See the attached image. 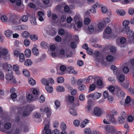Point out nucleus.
I'll return each instance as SVG.
<instances>
[{"mask_svg":"<svg viewBox=\"0 0 134 134\" xmlns=\"http://www.w3.org/2000/svg\"><path fill=\"white\" fill-rule=\"evenodd\" d=\"M121 31L123 34H127V36L129 39L131 38L134 36V32L133 31L130 29L129 26L124 27L121 29Z\"/></svg>","mask_w":134,"mask_h":134,"instance_id":"obj_1","label":"nucleus"},{"mask_svg":"<svg viewBox=\"0 0 134 134\" xmlns=\"http://www.w3.org/2000/svg\"><path fill=\"white\" fill-rule=\"evenodd\" d=\"M1 51L2 55L3 58L5 61H8L10 59V54L9 53V51L7 49L1 47Z\"/></svg>","mask_w":134,"mask_h":134,"instance_id":"obj_2","label":"nucleus"},{"mask_svg":"<svg viewBox=\"0 0 134 134\" xmlns=\"http://www.w3.org/2000/svg\"><path fill=\"white\" fill-rule=\"evenodd\" d=\"M9 21L10 22L16 25L19 24L21 22L20 18L15 15H13L10 16Z\"/></svg>","mask_w":134,"mask_h":134,"instance_id":"obj_3","label":"nucleus"},{"mask_svg":"<svg viewBox=\"0 0 134 134\" xmlns=\"http://www.w3.org/2000/svg\"><path fill=\"white\" fill-rule=\"evenodd\" d=\"M8 74H7L5 76V79L8 81H11L12 82L16 83V81L15 78L14 77L12 71H9Z\"/></svg>","mask_w":134,"mask_h":134,"instance_id":"obj_4","label":"nucleus"},{"mask_svg":"<svg viewBox=\"0 0 134 134\" xmlns=\"http://www.w3.org/2000/svg\"><path fill=\"white\" fill-rule=\"evenodd\" d=\"M102 94L100 93L95 92L93 93H91L87 95V97L91 98L94 100H97L101 96Z\"/></svg>","mask_w":134,"mask_h":134,"instance_id":"obj_5","label":"nucleus"},{"mask_svg":"<svg viewBox=\"0 0 134 134\" xmlns=\"http://www.w3.org/2000/svg\"><path fill=\"white\" fill-rule=\"evenodd\" d=\"M105 133L107 134L113 133L114 131V128L109 125H105L104 126Z\"/></svg>","mask_w":134,"mask_h":134,"instance_id":"obj_6","label":"nucleus"},{"mask_svg":"<svg viewBox=\"0 0 134 134\" xmlns=\"http://www.w3.org/2000/svg\"><path fill=\"white\" fill-rule=\"evenodd\" d=\"M2 66L5 72H8L11 71V69L12 68L11 65L7 63L6 62L2 63Z\"/></svg>","mask_w":134,"mask_h":134,"instance_id":"obj_7","label":"nucleus"},{"mask_svg":"<svg viewBox=\"0 0 134 134\" xmlns=\"http://www.w3.org/2000/svg\"><path fill=\"white\" fill-rule=\"evenodd\" d=\"M94 113L96 116H100L103 114V110L99 107H95L94 109Z\"/></svg>","mask_w":134,"mask_h":134,"instance_id":"obj_8","label":"nucleus"},{"mask_svg":"<svg viewBox=\"0 0 134 134\" xmlns=\"http://www.w3.org/2000/svg\"><path fill=\"white\" fill-rule=\"evenodd\" d=\"M124 113L122 115L119 117L118 118L119 122L121 124H123L126 121V115L125 112H124Z\"/></svg>","mask_w":134,"mask_h":134,"instance_id":"obj_9","label":"nucleus"},{"mask_svg":"<svg viewBox=\"0 0 134 134\" xmlns=\"http://www.w3.org/2000/svg\"><path fill=\"white\" fill-rule=\"evenodd\" d=\"M27 100L30 102L36 100L37 97H35V96H33L32 94H29L27 97Z\"/></svg>","mask_w":134,"mask_h":134,"instance_id":"obj_10","label":"nucleus"},{"mask_svg":"<svg viewBox=\"0 0 134 134\" xmlns=\"http://www.w3.org/2000/svg\"><path fill=\"white\" fill-rule=\"evenodd\" d=\"M49 125L50 123L48 122V124H46L45 125L43 130L45 131V134H52L51 130L49 129Z\"/></svg>","mask_w":134,"mask_h":134,"instance_id":"obj_11","label":"nucleus"},{"mask_svg":"<svg viewBox=\"0 0 134 134\" xmlns=\"http://www.w3.org/2000/svg\"><path fill=\"white\" fill-rule=\"evenodd\" d=\"M46 31L47 34L51 35H55L56 34V31L52 28H47L46 29Z\"/></svg>","mask_w":134,"mask_h":134,"instance_id":"obj_12","label":"nucleus"},{"mask_svg":"<svg viewBox=\"0 0 134 134\" xmlns=\"http://www.w3.org/2000/svg\"><path fill=\"white\" fill-rule=\"evenodd\" d=\"M30 106L27 105L26 106L25 111L23 112V117H26L29 115L31 111L30 109Z\"/></svg>","mask_w":134,"mask_h":134,"instance_id":"obj_13","label":"nucleus"},{"mask_svg":"<svg viewBox=\"0 0 134 134\" xmlns=\"http://www.w3.org/2000/svg\"><path fill=\"white\" fill-rule=\"evenodd\" d=\"M116 89L118 90V93L119 97H123L124 96L125 93L121 90V89L120 87L117 86L116 87Z\"/></svg>","mask_w":134,"mask_h":134,"instance_id":"obj_14","label":"nucleus"},{"mask_svg":"<svg viewBox=\"0 0 134 134\" xmlns=\"http://www.w3.org/2000/svg\"><path fill=\"white\" fill-rule=\"evenodd\" d=\"M65 100L68 102L72 103L74 100V96L70 95L66 96Z\"/></svg>","mask_w":134,"mask_h":134,"instance_id":"obj_15","label":"nucleus"},{"mask_svg":"<svg viewBox=\"0 0 134 134\" xmlns=\"http://www.w3.org/2000/svg\"><path fill=\"white\" fill-rule=\"evenodd\" d=\"M37 14L39 20L41 21H43L44 20L43 18V17L44 16L43 13L41 11H38L37 13Z\"/></svg>","mask_w":134,"mask_h":134,"instance_id":"obj_16","label":"nucleus"},{"mask_svg":"<svg viewBox=\"0 0 134 134\" xmlns=\"http://www.w3.org/2000/svg\"><path fill=\"white\" fill-rule=\"evenodd\" d=\"M77 38L74 41L71 42L70 44V47L72 49H74L77 47Z\"/></svg>","mask_w":134,"mask_h":134,"instance_id":"obj_17","label":"nucleus"},{"mask_svg":"<svg viewBox=\"0 0 134 134\" xmlns=\"http://www.w3.org/2000/svg\"><path fill=\"white\" fill-rule=\"evenodd\" d=\"M69 112L71 114L74 116H76L77 115V113L76 110L72 108H70V109Z\"/></svg>","mask_w":134,"mask_h":134,"instance_id":"obj_18","label":"nucleus"},{"mask_svg":"<svg viewBox=\"0 0 134 134\" xmlns=\"http://www.w3.org/2000/svg\"><path fill=\"white\" fill-rule=\"evenodd\" d=\"M67 71L70 73H72L74 74H77L76 72L74 70L73 67H68L67 68Z\"/></svg>","mask_w":134,"mask_h":134,"instance_id":"obj_19","label":"nucleus"},{"mask_svg":"<svg viewBox=\"0 0 134 134\" xmlns=\"http://www.w3.org/2000/svg\"><path fill=\"white\" fill-rule=\"evenodd\" d=\"M42 83L46 86H48L49 85V82L48 81V80L47 79L45 78H42L41 80Z\"/></svg>","mask_w":134,"mask_h":134,"instance_id":"obj_20","label":"nucleus"},{"mask_svg":"<svg viewBox=\"0 0 134 134\" xmlns=\"http://www.w3.org/2000/svg\"><path fill=\"white\" fill-rule=\"evenodd\" d=\"M107 119L110 121L112 122L113 123L115 122V120L114 117V115H108L107 116Z\"/></svg>","mask_w":134,"mask_h":134,"instance_id":"obj_21","label":"nucleus"},{"mask_svg":"<svg viewBox=\"0 0 134 134\" xmlns=\"http://www.w3.org/2000/svg\"><path fill=\"white\" fill-rule=\"evenodd\" d=\"M16 29L19 30H26L28 28L27 26L26 25H21L18 26L16 27Z\"/></svg>","mask_w":134,"mask_h":134,"instance_id":"obj_22","label":"nucleus"},{"mask_svg":"<svg viewBox=\"0 0 134 134\" xmlns=\"http://www.w3.org/2000/svg\"><path fill=\"white\" fill-rule=\"evenodd\" d=\"M14 70L15 71V73L19 75L20 74V72L19 70V66L17 65H15L13 66Z\"/></svg>","mask_w":134,"mask_h":134,"instance_id":"obj_23","label":"nucleus"},{"mask_svg":"<svg viewBox=\"0 0 134 134\" xmlns=\"http://www.w3.org/2000/svg\"><path fill=\"white\" fill-rule=\"evenodd\" d=\"M94 27L92 25H89L88 27V31L87 33L88 34H91V32H92L94 30Z\"/></svg>","mask_w":134,"mask_h":134,"instance_id":"obj_24","label":"nucleus"},{"mask_svg":"<svg viewBox=\"0 0 134 134\" xmlns=\"http://www.w3.org/2000/svg\"><path fill=\"white\" fill-rule=\"evenodd\" d=\"M93 103L92 100L91 99L88 100V105L87 107V109L88 111H90L92 109V105Z\"/></svg>","mask_w":134,"mask_h":134,"instance_id":"obj_25","label":"nucleus"},{"mask_svg":"<svg viewBox=\"0 0 134 134\" xmlns=\"http://www.w3.org/2000/svg\"><path fill=\"white\" fill-rule=\"evenodd\" d=\"M13 32L11 30H8L4 32V34L7 37L10 36L12 34Z\"/></svg>","mask_w":134,"mask_h":134,"instance_id":"obj_26","label":"nucleus"},{"mask_svg":"<svg viewBox=\"0 0 134 134\" xmlns=\"http://www.w3.org/2000/svg\"><path fill=\"white\" fill-rule=\"evenodd\" d=\"M25 54L26 57L29 58L31 55V51L29 49H27L25 51Z\"/></svg>","mask_w":134,"mask_h":134,"instance_id":"obj_27","label":"nucleus"},{"mask_svg":"<svg viewBox=\"0 0 134 134\" xmlns=\"http://www.w3.org/2000/svg\"><path fill=\"white\" fill-rule=\"evenodd\" d=\"M33 94L35 96V97H37V98L40 95L39 91L38 89H34L32 91Z\"/></svg>","mask_w":134,"mask_h":134,"instance_id":"obj_28","label":"nucleus"},{"mask_svg":"<svg viewBox=\"0 0 134 134\" xmlns=\"http://www.w3.org/2000/svg\"><path fill=\"white\" fill-rule=\"evenodd\" d=\"M32 64V62L29 59H26L25 62V65L29 66L31 65Z\"/></svg>","mask_w":134,"mask_h":134,"instance_id":"obj_29","label":"nucleus"},{"mask_svg":"<svg viewBox=\"0 0 134 134\" xmlns=\"http://www.w3.org/2000/svg\"><path fill=\"white\" fill-rule=\"evenodd\" d=\"M32 51L34 55L37 56L39 54V51L38 49L35 47H33L32 49Z\"/></svg>","mask_w":134,"mask_h":134,"instance_id":"obj_30","label":"nucleus"},{"mask_svg":"<svg viewBox=\"0 0 134 134\" xmlns=\"http://www.w3.org/2000/svg\"><path fill=\"white\" fill-rule=\"evenodd\" d=\"M89 120L87 119L84 120L83 122L81 123L80 126L81 127L83 128L85 127L87 123H88Z\"/></svg>","mask_w":134,"mask_h":134,"instance_id":"obj_31","label":"nucleus"},{"mask_svg":"<svg viewBox=\"0 0 134 134\" xmlns=\"http://www.w3.org/2000/svg\"><path fill=\"white\" fill-rule=\"evenodd\" d=\"M30 35V34L29 33L26 31L23 32L22 34V36L23 37L25 38H27L28 37H29Z\"/></svg>","mask_w":134,"mask_h":134,"instance_id":"obj_32","label":"nucleus"},{"mask_svg":"<svg viewBox=\"0 0 134 134\" xmlns=\"http://www.w3.org/2000/svg\"><path fill=\"white\" fill-rule=\"evenodd\" d=\"M114 58L113 56L110 55H108L106 57V59L109 62H111L113 61Z\"/></svg>","mask_w":134,"mask_h":134,"instance_id":"obj_33","label":"nucleus"},{"mask_svg":"<svg viewBox=\"0 0 134 134\" xmlns=\"http://www.w3.org/2000/svg\"><path fill=\"white\" fill-rule=\"evenodd\" d=\"M117 13L119 15L123 16L125 14V12L122 10H116Z\"/></svg>","mask_w":134,"mask_h":134,"instance_id":"obj_34","label":"nucleus"},{"mask_svg":"<svg viewBox=\"0 0 134 134\" xmlns=\"http://www.w3.org/2000/svg\"><path fill=\"white\" fill-rule=\"evenodd\" d=\"M69 89L71 90V95L74 96L76 95L77 93V90L75 89H72V88L71 87H69Z\"/></svg>","mask_w":134,"mask_h":134,"instance_id":"obj_35","label":"nucleus"},{"mask_svg":"<svg viewBox=\"0 0 134 134\" xmlns=\"http://www.w3.org/2000/svg\"><path fill=\"white\" fill-rule=\"evenodd\" d=\"M28 16L27 15H23L22 16L20 20L23 22H26L28 20Z\"/></svg>","mask_w":134,"mask_h":134,"instance_id":"obj_36","label":"nucleus"},{"mask_svg":"<svg viewBox=\"0 0 134 134\" xmlns=\"http://www.w3.org/2000/svg\"><path fill=\"white\" fill-rule=\"evenodd\" d=\"M45 88L47 91L48 93H52L53 91V88L52 86H49V85L46 86Z\"/></svg>","mask_w":134,"mask_h":134,"instance_id":"obj_37","label":"nucleus"},{"mask_svg":"<svg viewBox=\"0 0 134 134\" xmlns=\"http://www.w3.org/2000/svg\"><path fill=\"white\" fill-rule=\"evenodd\" d=\"M110 21V19L108 18H105L103 19L102 22L105 25L109 23Z\"/></svg>","mask_w":134,"mask_h":134,"instance_id":"obj_38","label":"nucleus"},{"mask_svg":"<svg viewBox=\"0 0 134 134\" xmlns=\"http://www.w3.org/2000/svg\"><path fill=\"white\" fill-rule=\"evenodd\" d=\"M106 26L102 22L99 23L98 24V27L100 29L102 30Z\"/></svg>","mask_w":134,"mask_h":134,"instance_id":"obj_39","label":"nucleus"},{"mask_svg":"<svg viewBox=\"0 0 134 134\" xmlns=\"http://www.w3.org/2000/svg\"><path fill=\"white\" fill-rule=\"evenodd\" d=\"M41 45L43 48H46L49 46V45L47 44L46 42L44 41L42 42L41 43Z\"/></svg>","mask_w":134,"mask_h":134,"instance_id":"obj_40","label":"nucleus"},{"mask_svg":"<svg viewBox=\"0 0 134 134\" xmlns=\"http://www.w3.org/2000/svg\"><path fill=\"white\" fill-rule=\"evenodd\" d=\"M31 39L33 41H35L38 40V37L37 36L35 35H31L30 36Z\"/></svg>","mask_w":134,"mask_h":134,"instance_id":"obj_41","label":"nucleus"},{"mask_svg":"<svg viewBox=\"0 0 134 134\" xmlns=\"http://www.w3.org/2000/svg\"><path fill=\"white\" fill-rule=\"evenodd\" d=\"M23 73L24 75L28 77L30 76V74L29 71L25 69H24L23 71Z\"/></svg>","mask_w":134,"mask_h":134,"instance_id":"obj_42","label":"nucleus"},{"mask_svg":"<svg viewBox=\"0 0 134 134\" xmlns=\"http://www.w3.org/2000/svg\"><path fill=\"white\" fill-rule=\"evenodd\" d=\"M29 82L30 84L33 86L36 84L35 81L32 78H29L28 79Z\"/></svg>","mask_w":134,"mask_h":134,"instance_id":"obj_43","label":"nucleus"},{"mask_svg":"<svg viewBox=\"0 0 134 134\" xmlns=\"http://www.w3.org/2000/svg\"><path fill=\"white\" fill-rule=\"evenodd\" d=\"M86 87L85 85H82L78 87V89L80 91H84L86 89Z\"/></svg>","mask_w":134,"mask_h":134,"instance_id":"obj_44","label":"nucleus"},{"mask_svg":"<svg viewBox=\"0 0 134 134\" xmlns=\"http://www.w3.org/2000/svg\"><path fill=\"white\" fill-rule=\"evenodd\" d=\"M64 81V79L62 77H58L57 79V81L59 83H63Z\"/></svg>","mask_w":134,"mask_h":134,"instance_id":"obj_45","label":"nucleus"},{"mask_svg":"<svg viewBox=\"0 0 134 134\" xmlns=\"http://www.w3.org/2000/svg\"><path fill=\"white\" fill-rule=\"evenodd\" d=\"M19 60L21 62H24L25 60V57L24 54L21 53L19 54Z\"/></svg>","mask_w":134,"mask_h":134,"instance_id":"obj_46","label":"nucleus"},{"mask_svg":"<svg viewBox=\"0 0 134 134\" xmlns=\"http://www.w3.org/2000/svg\"><path fill=\"white\" fill-rule=\"evenodd\" d=\"M44 111L48 113L47 114V116H48V114H49V116L51 114V110L47 107H46L44 108Z\"/></svg>","mask_w":134,"mask_h":134,"instance_id":"obj_47","label":"nucleus"},{"mask_svg":"<svg viewBox=\"0 0 134 134\" xmlns=\"http://www.w3.org/2000/svg\"><path fill=\"white\" fill-rule=\"evenodd\" d=\"M57 90L59 92H62L64 91V88L62 86H58L57 88Z\"/></svg>","mask_w":134,"mask_h":134,"instance_id":"obj_48","label":"nucleus"},{"mask_svg":"<svg viewBox=\"0 0 134 134\" xmlns=\"http://www.w3.org/2000/svg\"><path fill=\"white\" fill-rule=\"evenodd\" d=\"M84 133L85 134H91V130L90 128H86L84 130Z\"/></svg>","mask_w":134,"mask_h":134,"instance_id":"obj_49","label":"nucleus"},{"mask_svg":"<svg viewBox=\"0 0 134 134\" xmlns=\"http://www.w3.org/2000/svg\"><path fill=\"white\" fill-rule=\"evenodd\" d=\"M11 126V124L9 122H7L4 125V128L7 130L9 129Z\"/></svg>","mask_w":134,"mask_h":134,"instance_id":"obj_50","label":"nucleus"},{"mask_svg":"<svg viewBox=\"0 0 134 134\" xmlns=\"http://www.w3.org/2000/svg\"><path fill=\"white\" fill-rule=\"evenodd\" d=\"M55 105L56 106L55 109H57L60 106V103L59 100H56L55 102Z\"/></svg>","mask_w":134,"mask_h":134,"instance_id":"obj_51","label":"nucleus"},{"mask_svg":"<svg viewBox=\"0 0 134 134\" xmlns=\"http://www.w3.org/2000/svg\"><path fill=\"white\" fill-rule=\"evenodd\" d=\"M131 100V98L129 96H127L125 101V105H126V104H127L129 103L130 102Z\"/></svg>","mask_w":134,"mask_h":134,"instance_id":"obj_52","label":"nucleus"},{"mask_svg":"<svg viewBox=\"0 0 134 134\" xmlns=\"http://www.w3.org/2000/svg\"><path fill=\"white\" fill-rule=\"evenodd\" d=\"M60 128L63 131L65 130L66 128V125L64 123H62L60 125Z\"/></svg>","mask_w":134,"mask_h":134,"instance_id":"obj_53","label":"nucleus"},{"mask_svg":"<svg viewBox=\"0 0 134 134\" xmlns=\"http://www.w3.org/2000/svg\"><path fill=\"white\" fill-rule=\"evenodd\" d=\"M105 31L106 34H109L111 33L112 30L110 27H108L106 28Z\"/></svg>","mask_w":134,"mask_h":134,"instance_id":"obj_54","label":"nucleus"},{"mask_svg":"<svg viewBox=\"0 0 134 134\" xmlns=\"http://www.w3.org/2000/svg\"><path fill=\"white\" fill-rule=\"evenodd\" d=\"M24 43L26 46H28L30 44V42L28 40L26 39L24 41Z\"/></svg>","mask_w":134,"mask_h":134,"instance_id":"obj_55","label":"nucleus"},{"mask_svg":"<svg viewBox=\"0 0 134 134\" xmlns=\"http://www.w3.org/2000/svg\"><path fill=\"white\" fill-rule=\"evenodd\" d=\"M101 10L103 13H105L107 11V8L106 7L103 6L102 7Z\"/></svg>","mask_w":134,"mask_h":134,"instance_id":"obj_56","label":"nucleus"},{"mask_svg":"<svg viewBox=\"0 0 134 134\" xmlns=\"http://www.w3.org/2000/svg\"><path fill=\"white\" fill-rule=\"evenodd\" d=\"M125 79V77L124 75L122 74L120 75L119 77V81L120 82H123Z\"/></svg>","mask_w":134,"mask_h":134,"instance_id":"obj_57","label":"nucleus"},{"mask_svg":"<svg viewBox=\"0 0 134 134\" xmlns=\"http://www.w3.org/2000/svg\"><path fill=\"white\" fill-rule=\"evenodd\" d=\"M130 21L129 20H125L123 22L122 24L124 26L127 27L130 23Z\"/></svg>","mask_w":134,"mask_h":134,"instance_id":"obj_58","label":"nucleus"},{"mask_svg":"<svg viewBox=\"0 0 134 134\" xmlns=\"http://www.w3.org/2000/svg\"><path fill=\"white\" fill-rule=\"evenodd\" d=\"M7 19V17L5 15H3L1 18V20L3 22H6Z\"/></svg>","mask_w":134,"mask_h":134,"instance_id":"obj_59","label":"nucleus"},{"mask_svg":"<svg viewBox=\"0 0 134 134\" xmlns=\"http://www.w3.org/2000/svg\"><path fill=\"white\" fill-rule=\"evenodd\" d=\"M122 70L124 73H126L129 71V69L128 67L125 66L123 68Z\"/></svg>","mask_w":134,"mask_h":134,"instance_id":"obj_60","label":"nucleus"},{"mask_svg":"<svg viewBox=\"0 0 134 134\" xmlns=\"http://www.w3.org/2000/svg\"><path fill=\"white\" fill-rule=\"evenodd\" d=\"M30 22L32 25H35L37 24L36 19L34 18H32L31 19Z\"/></svg>","mask_w":134,"mask_h":134,"instance_id":"obj_61","label":"nucleus"},{"mask_svg":"<svg viewBox=\"0 0 134 134\" xmlns=\"http://www.w3.org/2000/svg\"><path fill=\"white\" fill-rule=\"evenodd\" d=\"M103 96L104 98H107L109 96L108 93V91H105L103 93Z\"/></svg>","mask_w":134,"mask_h":134,"instance_id":"obj_62","label":"nucleus"},{"mask_svg":"<svg viewBox=\"0 0 134 134\" xmlns=\"http://www.w3.org/2000/svg\"><path fill=\"white\" fill-rule=\"evenodd\" d=\"M14 44L15 46L16 47H18L20 45H22V44L18 40H16L14 42Z\"/></svg>","mask_w":134,"mask_h":134,"instance_id":"obj_63","label":"nucleus"},{"mask_svg":"<svg viewBox=\"0 0 134 134\" xmlns=\"http://www.w3.org/2000/svg\"><path fill=\"white\" fill-rule=\"evenodd\" d=\"M90 10L93 13H95L96 11L95 7L93 6L90 9Z\"/></svg>","mask_w":134,"mask_h":134,"instance_id":"obj_64","label":"nucleus"}]
</instances>
